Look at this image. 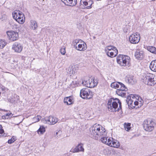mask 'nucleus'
I'll list each match as a JSON object with an SVG mask.
<instances>
[{
	"mask_svg": "<svg viewBox=\"0 0 156 156\" xmlns=\"http://www.w3.org/2000/svg\"><path fill=\"white\" fill-rule=\"evenodd\" d=\"M90 133L93 138L97 140L101 139V142L110 147L116 148L120 147V143L117 140L105 136L107 134L106 130L100 125H94L90 128Z\"/></svg>",
	"mask_w": 156,
	"mask_h": 156,
	"instance_id": "f257e3e1",
	"label": "nucleus"
},
{
	"mask_svg": "<svg viewBox=\"0 0 156 156\" xmlns=\"http://www.w3.org/2000/svg\"><path fill=\"white\" fill-rule=\"evenodd\" d=\"M107 105L109 111L113 112L119 111V109H121L122 108L121 102L117 98L109 99Z\"/></svg>",
	"mask_w": 156,
	"mask_h": 156,
	"instance_id": "f03ea898",
	"label": "nucleus"
},
{
	"mask_svg": "<svg viewBox=\"0 0 156 156\" xmlns=\"http://www.w3.org/2000/svg\"><path fill=\"white\" fill-rule=\"evenodd\" d=\"M142 79L143 82L149 86H153L156 83V77L150 73L144 74Z\"/></svg>",
	"mask_w": 156,
	"mask_h": 156,
	"instance_id": "7ed1b4c3",
	"label": "nucleus"
},
{
	"mask_svg": "<svg viewBox=\"0 0 156 156\" xmlns=\"http://www.w3.org/2000/svg\"><path fill=\"white\" fill-rule=\"evenodd\" d=\"M73 44L75 49L80 51H84L87 48L86 44L82 40L77 39L73 41Z\"/></svg>",
	"mask_w": 156,
	"mask_h": 156,
	"instance_id": "20e7f679",
	"label": "nucleus"
},
{
	"mask_svg": "<svg viewBox=\"0 0 156 156\" xmlns=\"http://www.w3.org/2000/svg\"><path fill=\"white\" fill-rule=\"evenodd\" d=\"M13 17L17 22L20 24H23L25 21V17L23 13L20 11H15L12 13Z\"/></svg>",
	"mask_w": 156,
	"mask_h": 156,
	"instance_id": "39448f33",
	"label": "nucleus"
},
{
	"mask_svg": "<svg viewBox=\"0 0 156 156\" xmlns=\"http://www.w3.org/2000/svg\"><path fill=\"white\" fill-rule=\"evenodd\" d=\"M93 95V92L88 88H84L80 91V96L83 98L90 99Z\"/></svg>",
	"mask_w": 156,
	"mask_h": 156,
	"instance_id": "423d86ee",
	"label": "nucleus"
},
{
	"mask_svg": "<svg viewBox=\"0 0 156 156\" xmlns=\"http://www.w3.org/2000/svg\"><path fill=\"white\" fill-rule=\"evenodd\" d=\"M154 122L151 120H146L144 121L143 127L147 131L151 132L153 130L155 126Z\"/></svg>",
	"mask_w": 156,
	"mask_h": 156,
	"instance_id": "0eeeda50",
	"label": "nucleus"
},
{
	"mask_svg": "<svg viewBox=\"0 0 156 156\" xmlns=\"http://www.w3.org/2000/svg\"><path fill=\"white\" fill-rule=\"evenodd\" d=\"M6 34L9 40L11 41H16L19 38L18 33L16 31H9L6 32Z\"/></svg>",
	"mask_w": 156,
	"mask_h": 156,
	"instance_id": "6e6552de",
	"label": "nucleus"
},
{
	"mask_svg": "<svg viewBox=\"0 0 156 156\" xmlns=\"http://www.w3.org/2000/svg\"><path fill=\"white\" fill-rule=\"evenodd\" d=\"M140 34L137 32L132 34L129 37V41L133 44L138 43L140 41Z\"/></svg>",
	"mask_w": 156,
	"mask_h": 156,
	"instance_id": "1a4fd4ad",
	"label": "nucleus"
},
{
	"mask_svg": "<svg viewBox=\"0 0 156 156\" xmlns=\"http://www.w3.org/2000/svg\"><path fill=\"white\" fill-rule=\"evenodd\" d=\"M58 118L53 116H50L44 118V122L50 125H54L58 121Z\"/></svg>",
	"mask_w": 156,
	"mask_h": 156,
	"instance_id": "9d476101",
	"label": "nucleus"
},
{
	"mask_svg": "<svg viewBox=\"0 0 156 156\" xmlns=\"http://www.w3.org/2000/svg\"><path fill=\"white\" fill-rule=\"evenodd\" d=\"M22 44L18 42H15L12 45V49L17 53H20L23 49Z\"/></svg>",
	"mask_w": 156,
	"mask_h": 156,
	"instance_id": "9b49d317",
	"label": "nucleus"
},
{
	"mask_svg": "<svg viewBox=\"0 0 156 156\" xmlns=\"http://www.w3.org/2000/svg\"><path fill=\"white\" fill-rule=\"evenodd\" d=\"M128 90L127 88L124 85L121 87H120V88L117 89L116 91V94L122 97H125L126 96V92Z\"/></svg>",
	"mask_w": 156,
	"mask_h": 156,
	"instance_id": "f8f14e48",
	"label": "nucleus"
},
{
	"mask_svg": "<svg viewBox=\"0 0 156 156\" xmlns=\"http://www.w3.org/2000/svg\"><path fill=\"white\" fill-rule=\"evenodd\" d=\"M93 3L92 0H81L80 3V5L87 6L86 8L87 9H90L91 8Z\"/></svg>",
	"mask_w": 156,
	"mask_h": 156,
	"instance_id": "ddd939ff",
	"label": "nucleus"
},
{
	"mask_svg": "<svg viewBox=\"0 0 156 156\" xmlns=\"http://www.w3.org/2000/svg\"><path fill=\"white\" fill-rule=\"evenodd\" d=\"M134 98H134L133 99H134L135 98L136 99L134 101V105L136 106L138 105V107H141L143 103V101L141 98L139 96L137 95H135Z\"/></svg>",
	"mask_w": 156,
	"mask_h": 156,
	"instance_id": "4468645a",
	"label": "nucleus"
},
{
	"mask_svg": "<svg viewBox=\"0 0 156 156\" xmlns=\"http://www.w3.org/2000/svg\"><path fill=\"white\" fill-rule=\"evenodd\" d=\"M144 52L139 49L136 50L135 53L134 55L136 58L138 59L141 60L144 57Z\"/></svg>",
	"mask_w": 156,
	"mask_h": 156,
	"instance_id": "2eb2a0df",
	"label": "nucleus"
},
{
	"mask_svg": "<svg viewBox=\"0 0 156 156\" xmlns=\"http://www.w3.org/2000/svg\"><path fill=\"white\" fill-rule=\"evenodd\" d=\"M125 80L126 82L131 84H133L136 82L135 78L133 76L128 75L126 76Z\"/></svg>",
	"mask_w": 156,
	"mask_h": 156,
	"instance_id": "dca6fc26",
	"label": "nucleus"
},
{
	"mask_svg": "<svg viewBox=\"0 0 156 156\" xmlns=\"http://www.w3.org/2000/svg\"><path fill=\"white\" fill-rule=\"evenodd\" d=\"M123 57H124V59H123L124 62L122 63H121L122 64V66H125L129 65L130 62V57L125 55H124Z\"/></svg>",
	"mask_w": 156,
	"mask_h": 156,
	"instance_id": "f3484780",
	"label": "nucleus"
},
{
	"mask_svg": "<svg viewBox=\"0 0 156 156\" xmlns=\"http://www.w3.org/2000/svg\"><path fill=\"white\" fill-rule=\"evenodd\" d=\"M124 85L122 83L116 82L112 83L111 84V86L112 88L116 89L121 87L124 86Z\"/></svg>",
	"mask_w": 156,
	"mask_h": 156,
	"instance_id": "a211bd4d",
	"label": "nucleus"
},
{
	"mask_svg": "<svg viewBox=\"0 0 156 156\" xmlns=\"http://www.w3.org/2000/svg\"><path fill=\"white\" fill-rule=\"evenodd\" d=\"M73 101L72 97L70 96L65 98L64 102L67 105H69L73 104Z\"/></svg>",
	"mask_w": 156,
	"mask_h": 156,
	"instance_id": "6ab92c4d",
	"label": "nucleus"
},
{
	"mask_svg": "<svg viewBox=\"0 0 156 156\" xmlns=\"http://www.w3.org/2000/svg\"><path fill=\"white\" fill-rule=\"evenodd\" d=\"M90 84H87L88 87L93 88L96 86L98 84V82L97 80H95L94 79L90 80Z\"/></svg>",
	"mask_w": 156,
	"mask_h": 156,
	"instance_id": "aec40b11",
	"label": "nucleus"
},
{
	"mask_svg": "<svg viewBox=\"0 0 156 156\" xmlns=\"http://www.w3.org/2000/svg\"><path fill=\"white\" fill-rule=\"evenodd\" d=\"M77 0H67L65 5L70 6H73L76 5Z\"/></svg>",
	"mask_w": 156,
	"mask_h": 156,
	"instance_id": "412c9836",
	"label": "nucleus"
},
{
	"mask_svg": "<svg viewBox=\"0 0 156 156\" xmlns=\"http://www.w3.org/2000/svg\"><path fill=\"white\" fill-rule=\"evenodd\" d=\"M30 28L32 30H35L37 28V24L36 21L34 20L30 21Z\"/></svg>",
	"mask_w": 156,
	"mask_h": 156,
	"instance_id": "4be33fe9",
	"label": "nucleus"
},
{
	"mask_svg": "<svg viewBox=\"0 0 156 156\" xmlns=\"http://www.w3.org/2000/svg\"><path fill=\"white\" fill-rule=\"evenodd\" d=\"M151 69L154 72H156V59L152 61L150 65Z\"/></svg>",
	"mask_w": 156,
	"mask_h": 156,
	"instance_id": "5701e85b",
	"label": "nucleus"
},
{
	"mask_svg": "<svg viewBox=\"0 0 156 156\" xmlns=\"http://www.w3.org/2000/svg\"><path fill=\"white\" fill-rule=\"evenodd\" d=\"M135 96L133 94H131L130 96H128L127 98L126 101L129 105H132L133 103H134V100L131 99V98H133Z\"/></svg>",
	"mask_w": 156,
	"mask_h": 156,
	"instance_id": "b1692460",
	"label": "nucleus"
},
{
	"mask_svg": "<svg viewBox=\"0 0 156 156\" xmlns=\"http://www.w3.org/2000/svg\"><path fill=\"white\" fill-rule=\"evenodd\" d=\"M76 69L74 66H72L71 68H69L68 70V74L71 76L73 74H74L76 73Z\"/></svg>",
	"mask_w": 156,
	"mask_h": 156,
	"instance_id": "393cba45",
	"label": "nucleus"
},
{
	"mask_svg": "<svg viewBox=\"0 0 156 156\" xmlns=\"http://www.w3.org/2000/svg\"><path fill=\"white\" fill-rule=\"evenodd\" d=\"M123 55H119L118 57H117V61L118 64L120 65V66H122V63L123 62L124 57Z\"/></svg>",
	"mask_w": 156,
	"mask_h": 156,
	"instance_id": "a878e982",
	"label": "nucleus"
},
{
	"mask_svg": "<svg viewBox=\"0 0 156 156\" xmlns=\"http://www.w3.org/2000/svg\"><path fill=\"white\" fill-rule=\"evenodd\" d=\"M106 53L107 55L108 56L111 58H113V57H115L117 55L118 53V52H116L115 51L112 52H109V51H107Z\"/></svg>",
	"mask_w": 156,
	"mask_h": 156,
	"instance_id": "bb28decb",
	"label": "nucleus"
},
{
	"mask_svg": "<svg viewBox=\"0 0 156 156\" xmlns=\"http://www.w3.org/2000/svg\"><path fill=\"white\" fill-rule=\"evenodd\" d=\"M147 50L150 52L156 54V48L153 46H148L147 47Z\"/></svg>",
	"mask_w": 156,
	"mask_h": 156,
	"instance_id": "cd10ccee",
	"label": "nucleus"
},
{
	"mask_svg": "<svg viewBox=\"0 0 156 156\" xmlns=\"http://www.w3.org/2000/svg\"><path fill=\"white\" fill-rule=\"evenodd\" d=\"M78 152L84 151V149L83 148V144H79L76 147Z\"/></svg>",
	"mask_w": 156,
	"mask_h": 156,
	"instance_id": "c85d7f7f",
	"label": "nucleus"
},
{
	"mask_svg": "<svg viewBox=\"0 0 156 156\" xmlns=\"http://www.w3.org/2000/svg\"><path fill=\"white\" fill-rule=\"evenodd\" d=\"M45 132L44 127L42 126H40L39 129L37 131V133L39 134H43Z\"/></svg>",
	"mask_w": 156,
	"mask_h": 156,
	"instance_id": "c756f323",
	"label": "nucleus"
},
{
	"mask_svg": "<svg viewBox=\"0 0 156 156\" xmlns=\"http://www.w3.org/2000/svg\"><path fill=\"white\" fill-rule=\"evenodd\" d=\"M6 44L7 42L5 40L0 39V48H3Z\"/></svg>",
	"mask_w": 156,
	"mask_h": 156,
	"instance_id": "7c9ffc66",
	"label": "nucleus"
},
{
	"mask_svg": "<svg viewBox=\"0 0 156 156\" xmlns=\"http://www.w3.org/2000/svg\"><path fill=\"white\" fill-rule=\"evenodd\" d=\"M41 117L39 115H37L36 116L34 117L32 119V121L33 122L35 123L38 122L41 119Z\"/></svg>",
	"mask_w": 156,
	"mask_h": 156,
	"instance_id": "2f4dec72",
	"label": "nucleus"
},
{
	"mask_svg": "<svg viewBox=\"0 0 156 156\" xmlns=\"http://www.w3.org/2000/svg\"><path fill=\"white\" fill-rule=\"evenodd\" d=\"M130 125L131 124L130 123H125L124 124V126L125 128V129L127 131H128L130 129Z\"/></svg>",
	"mask_w": 156,
	"mask_h": 156,
	"instance_id": "473e14b6",
	"label": "nucleus"
},
{
	"mask_svg": "<svg viewBox=\"0 0 156 156\" xmlns=\"http://www.w3.org/2000/svg\"><path fill=\"white\" fill-rule=\"evenodd\" d=\"M16 140V137L15 136H13L10 139L8 140V143L9 144H11L15 141Z\"/></svg>",
	"mask_w": 156,
	"mask_h": 156,
	"instance_id": "72a5a7b5",
	"label": "nucleus"
},
{
	"mask_svg": "<svg viewBox=\"0 0 156 156\" xmlns=\"http://www.w3.org/2000/svg\"><path fill=\"white\" fill-rule=\"evenodd\" d=\"M114 47H115L113 46H107L105 47V51L106 52H107V51H109L113 49V48Z\"/></svg>",
	"mask_w": 156,
	"mask_h": 156,
	"instance_id": "f704fd0d",
	"label": "nucleus"
},
{
	"mask_svg": "<svg viewBox=\"0 0 156 156\" xmlns=\"http://www.w3.org/2000/svg\"><path fill=\"white\" fill-rule=\"evenodd\" d=\"M60 52L62 55H65L66 53V51L65 48L64 47H62L60 49Z\"/></svg>",
	"mask_w": 156,
	"mask_h": 156,
	"instance_id": "c9c22d12",
	"label": "nucleus"
},
{
	"mask_svg": "<svg viewBox=\"0 0 156 156\" xmlns=\"http://www.w3.org/2000/svg\"><path fill=\"white\" fill-rule=\"evenodd\" d=\"M90 80H87L83 81L82 82V84L88 87L87 84H90L89 83L90 82Z\"/></svg>",
	"mask_w": 156,
	"mask_h": 156,
	"instance_id": "e433bc0d",
	"label": "nucleus"
},
{
	"mask_svg": "<svg viewBox=\"0 0 156 156\" xmlns=\"http://www.w3.org/2000/svg\"><path fill=\"white\" fill-rule=\"evenodd\" d=\"M70 152L74 153L76 152H78V151L76 147L74 148H72L70 151Z\"/></svg>",
	"mask_w": 156,
	"mask_h": 156,
	"instance_id": "4c0bfd02",
	"label": "nucleus"
},
{
	"mask_svg": "<svg viewBox=\"0 0 156 156\" xmlns=\"http://www.w3.org/2000/svg\"><path fill=\"white\" fill-rule=\"evenodd\" d=\"M113 48V49L112 50H111L109 51H108V52L109 51V52H112L115 51L116 52H118V50L116 49V47H114Z\"/></svg>",
	"mask_w": 156,
	"mask_h": 156,
	"instance_id": "58836bf2",
	"label": "nucleus"
},
{
	"mask_svg": "<svg viewBox=\"0 0 156 156\" xmlns=\"http://www.w3.org/2000/svg\"><path fill=\"white\" fill-rule=\"evenodd\" d=\"M4 133V130L2 129V127L0 129V136L3 135V134Z\"/></svg>",
	"mask_w": 156,
	"mask_h": 156,
	"instance_id": "ea45409f",
	"label": "nucleus"
},
{
	"mask_svg": "<svg viewBox=\"0 0 156 156\" xmlns=\"http://www.w3.org/2000/svg\"><path fill=\"white\" fill-rule=\"evenodd\" d=\"M103 153H104V154H107V150L106 149H104L103 150Z\"/></svg>",
	"mask_w": 156,
	"mask_h": 156,
	"instance_id": "a19ab883",
	"label": "nucleus"
},
{
	"mask_svg": "<svg viewBox=\"0 0 156 156\" xmlns=\"http://www.w3.org/2000/svg\"><path fill=\"white\" fill-rule=\"evenodd\" d=\"M65 4V2L67 0H61Z\"/></svg>",
	"mask_w": 156,
	"mask_h": 156,
	"instance_id": "79ce46f5",
	"label": "nucleus"
},
{
	"mask_svg": "<svg viewBox=\"0 0 156 156\" xmlns=\"http://www.w3.org/2000/svg\"><path fill=\"white\" fill-rule=\"evenodd\" d=\"M58 133V132H57L56 133V134L57 135Z\"/></svg>",
	"mask_w": 156,
	"mask_h": 156,
	"instance_id": "37998d69",
	"label": "nucleus"
},
{
	"mask_svg": "<svg viewBox=\"0 0 156 156\" xmlns=\"http://www.w3.org/2000/svg\"><path fill=\"white\" fill-rule=\"evenodd\" d=\"M93 38H94V39H95V37H93Z\"/></svg>",
	"mask_w": 156,
	"mask_h": 156,
	"instance_id": "c03bdc74",
	"label": "nucleus"
},
{
	"mask_svg": "<svg viewBox=\"0 0 156 156\" xmlns=\"http://www.w3.org/2000/svg\"><path fill=\"white\" fill-rule=\"evenodd\" d=\"M1 95V92H0V95Z\"/></svg>",
	"mask_w": 156,
	"mask_h": 156,
	"instance_id": "a18cd8bd",
	"label": "nucleus"
}]
</instances>
